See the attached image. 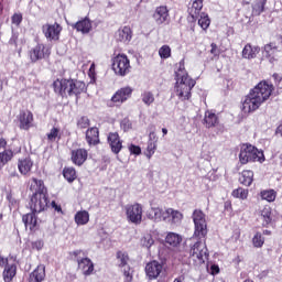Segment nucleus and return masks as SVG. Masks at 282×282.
I'll return each instance as SVG.
<instances>
[{
    "instance_id": "obj_1",
    "label": "nucleus",
    "mask_w": 282,
    "mask_h": 282,
    "mask_svg": "<svg viewBox=\"0 0 282 282\" xmlns=\"http://www.w3.org/2000/svg\"><path fill=\"white\" fill-rule=\"evenodd\" d=\"M274 87L265 82H260L242 101V111L245 113H252L257 111L272 96Z\"/></svg>"
},
{
    "instance_id": "obj_2",
    "label": "nucleus",
    "mask_w": 282,
    "mask_h": 282,
    "mask_svg": "<svg viewBox=\"0 0 282 282\" xmlns=\"http://www.w3.org/2000/svg\"><path fill=\"white\" fill-rule=\"evenodd\" d=\"M175 75V94L178 100H188V98H191V90L193 89V87H195L196 82L188 76V73H186V68L184 67V61H181L177 64Z\"/></svg>"
},
{
    "instance_id": "obj_3",
    "label": "nucleus",
    "mask_w": 282,
    "mask_h": 282,
    "mask_svg": "<svg viewBox=\"0 0 282 282\" xmlns=\"http://www.w3.org/2000/svg\"><path fill=\"white\" fill-rule=\"evenodd\" d=\"M31 191L33 193L30 203L32 213H43L50 204V200L47 199V187H45L43 181L32 178Z\"/></svg>"
},
{
    "instance_id": "obj_4",
    "label": "nucleus",
    "mask_w": 282,
    "mask_h": 282,
    "mask_svg": "<svg viewBox=\"0 0 282 282\" xmlns=\"http://www.w3.org/2000/svg\"><path fill=\"white\" fill-rule=\"evenodd\" d=\"M55 94L65 98V96H79L85 91V83L77 79H56L53 83Z\"/></svg>"
},
{
    "instance_id": "obj_5",
    "label": "nucleus",
    "mask_w": 282,
    "mask_h": 282,
    "mask_svg": "<svg viewBox=\"0 0 282 282\" xmlns=\"http://www.w3.org/2000/svg\"><path fill=\"white\" fill-rule=\"evenodd\" d=\"M192 219L194 221L195 230L194 237L198 239H204L208 235V225L206 224V214L200 209H195L193 212Z\"/></svg>"
},
{
    "instance_id": "obj_6",
    "label": "nucleus",
    "mask_w": 282,
    "mask_h": 282,
    "mask_svg": "<svg viewBox=\"0 0 282 282\" xmlns=\"http://www.w3.org/2000/svg\"><path fill=\"white\" fill-rule=\"evenodd\" d=\"M189 257L192 261L196 263V265L206 263V260H208V248H206V242L202 240L196 241L191 247Z\"/></svg>"
},
{
    "instance_id": "obj_7",
    "label": "nucleus",
    "mask_w": 282,
    "mask_h": 282,
    "mask_svg": "<svg viewBox=\"0 0 282 282\" xmlns=\"http://www.w3.org/2000/svg\"><path fill=\"white\" fill-rule=\"evenodd\" d=\"M112 69L117 76H127L131 72V62L123 54L117 55L112 59Z\"/></svg>"
},
{
    "instance_id": "obj_8",
    "label": "nucleus",
    "mask_w": 282,
    "mask_h": 282,
    "mask_svg": "<svg viewBox=\"0 0 282 282\" xmlns=\"http://www.w3.org/2000/svg\"><path fill=\"white\" fill-rule=\"evenodd\" d=\"M126 217L128 221L131 224H134L135 226H139V224H142V206L138 203H134L132 205H126Z\"/></svg>"
},
{
    "instance_id": "obj_9",
    "label": "nucleus",
    "mask_w": 282,
    "mask_h": 282,
    "mask_svg": "<svg viewBox=\"0 0 282 282\" xmlns=\"http://www.w3.org/2000/svg\"><path fill=\"white\" fill-rule=\"evenodd\" d=\"M42 32L48 41H58V39H61V32H63V26L58 23L44 24Z\"/></svg>"
},
{
    "instance_id": "obj_10",
    "label": "nucleus",
    "mask_w": 282,
    "mask_h": 282,
    "mask_svg": "<svg viewBox=\"0 0 282 282\" xmlns=\"http://www.w3.org/2000/svg\"><path fill=\"white\" fill-rule=\"evenodd\" d=\"M182 213L180 210H175L173 208H167L163 213V221L171 224V226H180L183 219Z\"/></svg>"
},
{
    "instance_id": "obj_11",
    "label": "nucleus",
    "mask_w": 282,
    "mask_h": 282,
    "mask_svg": "<svg viewBox=\"0 0 282 282\" xmlns=\"http://www.w3.org/2000/svg\"><path fill=\"white\" fill-rule=\"evenodd\" d=\"M164 272V265L158 261H151L145 265V274L151 279H158Z\"/></svg>"
},
{
    "instance_id": "obj_12",
    "label": "nucleus",
    "mask_w": 282,
    "mask_h": 282,
    "mask_svg": "<svg viewBox=\"0 0 282 282\" xmlns=\"http://www.w3.org/2000/svg\"><path fill=\"white\" fill-rule=\"evenodd\" d=\"M46 56H50V50L43 44H37L30 51V58L32 63H36V61H41Z\"/></svg>"
},
{
    "instance_id": "obj_13",
    "label": "nucleus",
    "mask_w": 282,
    "mask_h": 282,
    "mask_svg": "<svg viewBox=\"0 0 282 282\" xmlns=\"http://www.w3.org/2000/svg\"><path fill=\"white\" fill-rule=\"evenodd\" d=\"M152 19L155 21L156 25L169 23V8H166L165 6L158 7L152 15Z\"/></svg>"
},
{
    "instance_id": "obj_14",
    "label": "nucleus",
    "mask_w": 282,
    "mask_h": 282,
    "mask_svg": "<svg viewBox=\"0 0 282 282\" xmlns=\"http://www.w3.org/2000/svg\"><path fill=\"white\" fill-rule=\"evenodd\" d=\"M117 259L119 261L120 268H123V274L126 276V282H131L133 280V278L131 276V273L129 272V270H130L129 265H127V263H129V254H127V252L118 251Z\"/></svg>"
},
{
    "instance_id": "obj_15",
    "label": "nucleus",
    "mask_w": 282,
    "mask_h": 282,
    "mask_svg": "<svg viewBox=\"0 0 282 282\" xmlns=\"http://www.w3.org/2000/svg\"><path fill=\"white\" fill-rule=\"evenodd\" d=\"M192 8L188 9V21L194 23L199 19V12H202V8H204V0H192Z\"/></svg>"
},
{
    "instance_id": "obj_16",
    "label": "nucleus",
    "mask_w": 282,
    "mask_h": 282,
    "mask_svg": "<svg viewBox=\"0 0 282 282\" xmlns=\"http://www.w3.org/2000/svg\"><path fill=\"white\" fill-rule=\"evenodd\" d=\"M108 143L112 153H116V155L122 151V141L120 140L118 132H110L108 134Z\"/></svg>"
},
{
    "instance_id": "obj_17",
    "label": "nucleus",
    "mask_w": 282,
    "mask_h": 282,
    "mask_svg": "<svg viewBox=\"0 0 282 282\" xmlns=\"http://www.w3.org/2000/svg\"><path fill=\"white\" fill-rule=\"evenodd\" d=\"M131 94H133V89H131V87H123L112 96L111 100L117 105H122V102H124L128 98H131Z\"/></svg>"
},
{
    "instance_id": "obj_18",
    "label": "nucleus",
    "mask_w": 282,
    "mask_h": 282,
    "mask_svg": "<svg viewBox=\"0 0 282 282\" xmlns=\"http://www.w3.org/2000/svg\"><path fill=\"white\" fill-rule=\"evenodd\" d=\"M279 54H281V51H279V46H276V44L269 43L264 45V56L271 63L279 61Z\"/></svg>"
},
{
    "instance_id": "obj_19",
    "label": "nucleus",
    "mask_w": 282,
    "mask_h": 282,
    "mask_svg": "<svg viewBox=\"0 0 282 282\" xmlns=\"http://www.w3.org/2000/svg\"><path fill=\"white\" fill-rule=\"evenodd\" d=\"M20 120V129H23L24 131H28L31 129V127H34V115L30 111H24L20 113L19 117Z\"/></svg>"
},
{
    "instance_id": "obj_20",
    "label": "nucleus",
    "mask_w": 282,
    "mask_h": 282,
    "mask_svg": "<svg viewBox=\"0 0 282 282\" xmlns=\"http://www.w3.org/2000/svg\"><path fill=\"white\" fill-rule=\"evenodd\" d=\"M78 268L85 276L94 274V262L89 258L77 259Z\"/></svg>"
},
{
    "instance_id": "obj_21",
    "label": "nucleus",
    "mask_w": 282,
    "mask_h": 282,
    "mask_svg": "<svg viewBox=\"0 0 282 282\" xmlns=\"http://www.w3.org/2000/svg\"><path fill=\"white\" fill-rule=\"evenodd\" d=\"M252 151H254V145H242L239 154V160L242 164H248V162H252Z\"/></svg>"
},
{
    "instance_id": "obj_22",
    "label": "nucleus",
    "mask_w": 282,
    "mask_h": 282,
    "mask_svg": "<svg viewBox=\"0 0 282 282\" xmlns=\"http://www.w3.org/2000/svg\"><path fill=\"white\" fill-rule=\"evenodd\" d=\"M87 150L85 149H77L72 152V160L73 163L77 166H83L85 162L87 161Z\"/></svg>"
},
{
    "instance_id": "obj_23",
    "label": "nucleus",
    "mask_w": 282,
    "mask_h": 282,
    "mask_svg": "<svg viewBox=\"0 0 282 282\" xmlns=\"http://www.w3.org/2000/svg\"><path fill=\"white\" fill-rule=\"evenodd\" d=\"M32 166H34V162H32V159L30 158L20 159L18 161V169L21 175H30V171H32Z\"/></svg>"
},
{
    "instance_id": "obj_24",
    "label": "nucleus",
    "mask_w": 282,
    "mask_h": 282,
    "mask_svg": "<svg viewBox=\"0 0 282 282\" xmlns=\"http://www.w3.org/2000/svg\"><path fill=\"white\" fill-rule=\"evenodd\" d=\"M86 142L89 147H96L100 142L98 128H90L86 131Z\"/></svg>"
},
{
    "instance_id": "obj_25",
    "label": "nucleus",
    "mask_w": 282,
    "mask_h": 282,
    "mask_svg": "<svg viewBox=\"0 0 282 282\" xmlns=\"http://www.w3.org/2000/svg\"><path fill=\"white\" fill-rule=\"evenodd\" d=\"M115 39L120 43H129V41H131V28L123 26L119 29L115 34Z\"/></svg>"
},
{
    "instance_id": "obj_26",
    "label": "nucleus",
    "mask_w": 282,
    "mask_h": 282,
    "mask_svg": "<svg viewBox=\"0 0 282 282\" xmlns=\"http://www.w3.org/2000/svg\"><path fill=\"white\" fill-rule=\"evenodd\" d=\"M45 279V265L40 264L37 268L30 274L29 282H41Z\"/></svg>"
},
{
    "instance_id": "obj_27",
    "label": "nucleus",
    "mask_w": 282,
    "mask_h": 282,
    "mask_svg": "<svg viewBox=\"0 0 282 282\" xmlns=\"http://www.w3.org/2000/svg\"><path fill=\"white\" fill-rule=\"evenodd\" d=\"M259 52H261L259 46L247 44L242 50V58H247L248 61L257 58V54H259Z\"/></svg>"
},
{
    "instance_id": "obj_28",
    "label": "nucleus",
    "mask_w": 282,
    "mask_h": 282,
    "mask_svg": "<svg viewBox=\"0 0 282 282\" xmlns=\"http://www.w3.org/2000/svg\"><path fill=\"white\" fill-rule=\"evenodd\" d=\"M73 28H75L77 32H82V34H89V32H91V21L86 18L82 21L76 22Z\"/></svg>"
},
{
    "instance_id": "obj_29",
    "label": "nucleus",
    "mask_w": 282,
    "mask_h": 282,
    "mask_svg": "<svg viewBox=\"0 0 282 282\" xmlns=\"http://www.w3.org/2000/svg\"><path fill=\"white\" fill-rule=\"evenodd\" d=\"M148 217L153 221H164V210L160 207H151L148 212Z\"/></svg>"
},
{
    "instance_id": "obj_30",
    "label": "nucleus",
    "mask_w": 282,
    "mask_h": 282,
    "mask_svg": "<svg viewBox=\"0 0 282 282\" xmlns=\"http://www.w3.org/2000/svg\"><path fill=\"white\" fill-rule=\"evenodd\" d=\"M253 180H254V172H252L250 170L242 171L239 176V182L243 186H250V184H252Z\"/></svg>"
},
{
    "instance_id": "obj_31",
    "label": "nucleus",
    "mask_w": 282,
    "mask_h": 282,
    "mask_svg": "<svg viewBox=\"0 0 282 282\" xmlns=\"http://www.w3.org/2000/svg\"><path fill=\"white\" fill-rule=\"evenodd\" d=\"M17 276V264H7L3 271L4 282H10Z\"/></svg>"
},
{
    "instance_id": "obj_32",
    "label": "nucleus",
    "mask_w": 282,
    "mask_h": 282,
    "mask_svg": "<svg viewBox=\"0 0 282 282\" xmlns=\"http://www.w3.org/2000/svg\"><path fill=\"white\" fill-rule=\"evenodd\" d=\"M22 221L25 228H29V230H34V228H36V216L34 215V212L31 214H25L22 217Z\"/></svg>"
},
{
    "instance_id": "obj_33",
    "label": "nucleus",
    "mask_w": 282,
    "mask_h": 282,
    "mask_svg": "<svg viewBox=\"0 0 282 282\" xmlns=\"http://www.w3.org/2000/svg\"><path fill=\"white\" fill-rule=\"evenodd\" d=\"M165 242L172 246V248H177V246L182 243V236H180V234L169 232L165 237Z\"/></svg>"
},
{
    "instance_id": "obj_34",
    "label": "nucleus",
    "mask_w": 282,
    "mask_h": 282,
    "mask_svg": "<svg viewBox=\"0 0 282 282\" xmlns=\"http://www.w3.org/2000/svg\"><path fill=\"white\" fill-rule=\"evenodd\" d=\"M75 224H77V226H86V224H89V212H77L75 215Z\"/></svg>"
},
{
    "instance_id": "obj_35",
    "label": "nucleus",
    "mask_w": 282,
    "mask_h": 282,
    "mask_svg": "<svg viewBox=\"0 0 282 282\" xmlns=\"http://www.w3.org/2000/svg\"><path fill=\"white\" fill-rule=\"evenodd\" d=\"M204 122L207 129H210V127H215L217 122H219V119L217 118V115H215V112L206 111Z\"/></svg>"
},
{
    "instance_id": "obj_36",
    "label": "nucleus",
    "mask_w": 282,
    "mask_h": 282,
    "mask_svg": "<svg viewBox=\"0 0 282 282\" xmlns=\"http://www.w3.org/2000/svg\"><path fill=\"white\" fill-rule=\"evenodd\" d=\"M14 153L12 150H4L3 152H0V171L6 166L10 160H12V156Z\"/></svg>"
},
{
    "instance_id": "obj_37",
    "label": "nucleus",
    "mask_w": 282,
    "mask_h": 282,
    "mask_svg": "<svg viewBox=\"0 0 282 282\" xmlns=\"http://www.w3.org/2000/svg\"><path fill=\"white\" fill-rule=\"evenodd\" d=\"M265 8V0H256V3L252 7V14L259 17Z\"/></svg>"
},
{
    "instance_id": "obj_38",
    "label": "nucleus",
    "mask_w": 282,
    "mask_h": 282,
    "mask_svg": "<svg viewBox=\"0 0 282 282\" xmlns=\"http://www.w3.org/2000/svg\"><path fill=\"white\" fill-rule=\"evenodd\" d=\"M260 197L265 202H274L276 199V192L274 189L262 191Z\"/></svg>"
},
{
    "instance_id": "obj_39",
    "label": "nucleus",
    "mask_w": 282,
    "mask_h": 282,
    "mask_svg": "<svg viewBox=\"0 0 282 282\" xmlns=\"http://www.w3.org/2000/svg\"><path fill=\"white\" fill-rule=\"evenodd\" d=\"M251 162H265L263 151H259V149L253 147V150L251 151Z\"/></svg>"
},
{
    "instance_id": "obj_40",
    "label": "nucleus",
    "mask_w": 282,
    "mask_h": 282,
    "mask_svg": "<svg viewBox=\"0 0 282 282\" xmlns=\"http://www.w3.org/2000/svg\"><path fill=\"white\" fill-rule=\"evenodd\" d=\"M198 17V25H200L203 30H208V28L210 26V19L208 18V14L199 13Z\"/></svg>"
},
{
    "instance_id": "obj_41",
    "label": "nucleus",
    "mask_w": 282,
    "mask_h": 282,
    "mask_svg": "<svg viewBox=\"0 0 282 282\" xmlns=\"http://www.w3.org/2000/svg\"><path fill=\"white\" fill-rule=\"evenodd\" d=\"M253 248H263L265 243V238L261 232H257L252 238Z\"/></svg>"
},
{
    "instance_id": "obj_42",
    "label": "nucleus",
    "mask_w": 282,
    "mask_h": 282,
    "mask_svg": "<svg viewBox=\"0 0 282 282\" xmlns=\"http://www.w3.org/2000/svg\"><path fill=\"white\" fill-rule=\"evenodd\" d=\"M63 175L67 182H74L76 180V170L74 167H66L63 171Z\"/></svg>"
},
{
    "instance_id": "obj_43",
    "label": "nucleus",
    "mask_w": 282,
    "mask_h": 282,
    "mask_svg": "<svg viewBox=\"0 0 282 282\" xmlns=\"http://www.w3.org/2000/svg\"><path fill=\"white\" fill-rule=\"evenodd\" d=\"M261 217L263 219V226H268L270 221H272V212L270 210V207H264V209H262Z\"/></svg>"
},
{
    "instance_id": "obj_44",
    "label": "nucleus",
    "mask_w": 282,
    "mask_h": 282,
    "mask_svg": "<svg viewBox=\"0 0 282 282\" xmlns=\"http://www.w3.org/2000/svg\"><path fill=\"white\" fill-rule=\"evenodd\" d=\"M232 197H236L237 199H248V189H245L243 187L234 189Z\"/></svg>"
},
{
    "instance_id": "obj_45",
    "label": "nucleus",
    "mask_w": 282,
    "mask_h": 282,
    "mask_svg": "<svg viewBox=\"0 0 282 282\" xmlns=\"http://www.w3.org/2000/svg\"><path fill=\"white\" fill-rule=\"evenodd\" d=\"M142 102H144V105H147L148 107L153 105V102H155V97L153 96V93L144 91L142 94Z\"/></svg>"
},
{
    "instance_id": "obj_46",
    "label": "nucleus",
    "mask_w": 282,
    "mask_h": 282,
    "mask_svg": "<svg viewBox=\"0 0 282 282\" xmlns=\"http://www.w3.org/2000/svg\"><path fill=\"white\" fill-rule=\"evenodd\" d=\"M159 56L160 58H171V46L163 45L159 48Z\"/></svg>"
},
{
    "instance_id": "obj_47",
    "label": "nucleus",
    "mask_w": 282,
    "mask_h": 282,
    "mask_svg": "<svg viewBox=\"0 0 282 282\" xmlns=\"http://www.w3.org/2000/svg\"><path fill=\"white\" fill-rule=\"evenodd\" d=\"M153 243H155V241L151 235H145L141 238V246H143V248L149 249L151 246H153Z\"/></svg>"
},
{
    "instance_id": "obj_48",
    "label": "nucleus",
    "mask_w": 282,
    "mask_h": 282,
    "mask_svg": "<svg viewBox=\"0 0 282 282\" xmlns=\"http://www.w3.org/2000/svg\"><path fill=\"white\" fill-rule=\"evenodd\" d=\"M61 134V129L53 128L51 131L46 134L48 142H56V138Z\"/></svg>"
},
{
    "instance_id": "obj_49",
    "label": "nucleus",
    "mask_w": 282,
    "mask_h": 282,
    "mask_svg": "<svg viewBox=\"0 0 282 282\" xmlns=\"http://www.w3.org/2000/svg\"><path fill=\"white\" fill-rule=\"evenodd\" d=\"M155 149H158V144H155V142L150 141L148 143V153H147V158H149V160H151V158H153V154L155 153Z\"/></svg>"
},
{
    "instance_id": "obj_50",
    "label": "nucleus",
    "mask_w": 282,
    "mask_h": 282,
    "mask_svg": "<svg viewBox=\"0 0 282 282\" xmlns=\"http://www.w3.org/2000/svg\"><path fill=\"white\" fill-rule=\"evenodd\" d=\"M77 127L78 129H87L89 127V118L82 117L77 120Z\"/></svg>"
},
{
    "instance_id": "obj_51",
    "label": "nucleus",
    "mask_w": 282,
    "mask_h": 282,
    "mask_svg": "<svg viewBox=\"0 0 282 282\" xmlns=\"http://www.w3.org/2000/svg\"><path fill=\"white\" fill-rule=\"evenodd\" d=\"M129 151L132 155H140L142 153V149L135 144H130Z\"/></svg>"
},
{
    "instance_id": "obj_52",
    "label": "nucleus",
    "mask_w": 282,
    "mask_h": 282,
    "mask_svg": "<svg viewBox=\"0 0 282 282\" xmlns=\"http://www.w3.org/2000/svg\"><path fill=\"white\" fill-rule=\"evenodd\" d=\"M22 21H23V17L21 14L15 13L12 17V23H14L15 25H19Z\"/></svg>"
},
{
    "instance_id": "obj_53",
    "label": "nucleus",
    "mask_w": 282,
    "mask_h": 282,
    "mask_svg": "<svg viewBox=\"0 0 282 282\" xmlns=\"http://www.w3.org/2000/svg\"><path fill=\"white\" fill-rule=\"evenodd\" d=\"M33 250H42L43 249V241L36 240L32 242Z\"/></svg>"
},
{
    "instance_id": "obj_54",
    "label": "nucleus",
    "mask_w": 282,
    "mask_h": 282,
    "mask_svg": "<svg viewBox=\"0 0 282 282\" xmlns=\"http://www.w3.org/2000/svg\"><path fill=\"white\" fill-rule=\"evenodd\" d=\"M7 265H10V262L8 261L7 258H3L2 256H0V267L1 268H7Z\"/></svg>"
},
{
    "instance_id": "obj_55",
    "label": "nucleus",
    "mask_w": 282,
    "mask_h": 282,
    "mask_svg": "<svg viewBox=\"0 0 282 282\" xmlns=\"http://www.w3.org/2000/svg\"><path fill=\"white\" fill-rule=\"evenodd\" d=\"M210 54H214V56H217L219 54V52L217 51V44L212 43Z\"/></svg>"
},
{
    "instance_id": "obj_56",
    "label": "nucleus",
    "mask_w": 282,
    "mask_h": 282,
    "mask_svg": "<svg viewBox=\"0 0 282 282\" xmlns=\"http://www.w3.org/2000/svg\"><path fill=\"white\" fill-rule=\"evenodd\" d=\"M273 78H274L275 84H278V85L281 84V80H282V76L281 75H279L278 73H274L273 74Z\"/></svg>"
},
{
    "instance_id": "obj_57",
    "label": "nucleus",
    "mask_w": 282,
    "mask_h": 282,
    "mask_svg": "<svg viewBox=\"0 0 282 282\" xmlns=\"http://www.w3.org/2000/svg\"><path fill=\"white\" fill-rule=\"evenodd\" d=\"M121 124L123 126L124 131H127V129H131V123H129V120L124 119Z\"/></svg>"
},
{
    "instance_id": "obj_58",
    "label": "nucleus",
    "mask_w": 282,
    "mask_h": 282,
    "mask_svg": "<svg viewBox=\"0 0 282 282\" xmlns=\"http://www.w3.org/2000/svg\"><path fill=\"white\" fill-rule=\"evenodd\" d=\"M9 43H10V45H17V35H12Z\"/></svg>"
},
{
    "instance_id": "obj_59",
    "label": "nucleus",
    "mask_w": 282,
    "mask_h": 282,
    "mask_svg": "<svg viewBox=\"0 0 282 282\" xmlns=\"http://www.w3.org/2000/svg\"><path fill=\"white\" fill-rule=\"evenodd\" d=\"M52 206H53V208L55 209V210H57V213H61V206H58L57 204H56V202H52Z\"/></svg>"
},
{
    "instance_id": "obj_60",
    "label": "nucleus",
    "mask_w": 282,
    "mask_h": 282,
    "mask_svg": "<svg viewBox=\"0 0 282 282\" xmlns=\"http://www.w3.org/2000/svg\"><path fill=\"white\" fill-rule=\"evenodd\" d=\"M7 144L8 142L6 141V139H0V149H6Z\"/></svg>"
},
{
    "instance_id": "obj_61",
    "label": "nucleus",
    "mask_w": 282,
    "mask_h": 282,
    "mask_svg": "<svg viewBox=\"0 0 282 282\" xmlns=\"http://www.w3.org/2000/svg\"><path fill=\"white\" fill-rule=\"evenodd\" d=\"M276 133H280V135L282 137V124L276 128Z\"/></svg>"
},
{
    "instance_id": "obj_62",
    "label": "nucleus",
    "mask_w": 282,
    "mask_h": 282,
    "mask_svg": "<svg viewBox=\"0 0 282 282\" xmlns=\"http://www.w3.org/2000/svg\"><path fill=\"white\" fill-rule=\"evenodd\" d=\"M212 270H215L216 273H219V267L213 265Z\"/></svg>"
},
{
    "instance_id": "obj_63",
    "label": "nucleus",
    "mask_w": 282,
    "mask_h": 282,
    "mask_svg": "<svg viewBox=\"0 0 282 282\" xmlns=\"http://www.w3.org/2000/svg\"><path fill=\"white\" fill-rule=\"evenodd\" d=\"M162 133H163V135H166V133H169V130L166 128H163Z\"/></svg>"
},
{
    "instance_id": "obj_64",
    "label": "nucleus",
    "mask_w": 282,
    "mask_h": 282,
    "mask_svg": "<svg viewBox=\"0 0 282 282\" xmlns=\"http://www.w3.org/2000/svg\"><path fill=\"white\" fill-rule=\"evenodd\" d=\"M73 254H74L75 257H78V254H80V250L74 251Z\"/></svg>"
}]
</instances>
